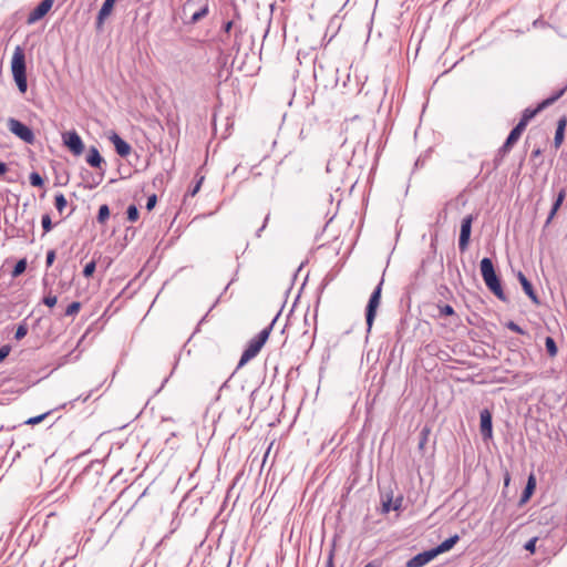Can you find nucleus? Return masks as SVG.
I'll return each instance as SVG.
<instances>
[{
  "label": "nucleus",
  "mask_w": 567,
  "mask_h": 567,
  "mask_svg": "<svg viewBox=\"0 0 567 567\" xmlns=\"http://www.w3.org/2000/svg\"><path fill=\"white\" fill-rule=\"evenodd\" d=\"M473 221V215H467L462 219L458 238V248L462 252L468 248Z\"/></svg>",
  "instance_id": "obj_8"
},
{
  "label": "nucleus",
  "mask_w": 567,
  "mask_h": 567,
  "mask_svg": "<svg viewBox=\"0 0 567 567\" xmlns=\"http://www.w3.org/2000/svg\"><path fill=\"white\" fill-rule=\"evenodd\" d=\"M401 504H402V498H398L394 504H393V509L394 511H398L400 507H401Z\"/></svg>",
  "instance_id": "obj_47"
},
{
  "label": "nucleus",
  "mask_w": 567,
  "mask_h": 567,
  "mask_svg": "<svg viewBox=\"0 0 567 567\" xmlns=\"http://www.w3.org/2000/svg\"><path fill=\"white\" fill-rule=\"evenodd\" d=\"M427 433H429V430H423L422 431V434H423V439L421 440L420 444H419V447L420 449H423L426 440H427Z\"/></svg>",
  "instance_id": "obj_42"
},
{
  "label": "nucleus",
  "mask_w": 567,
  "mask_h": 567,
  "mask_svg": "<svg viewBox=\"0 0 567 567\" xmlns=\"http://www.w3.org/2000/svg\"><path fill=\"white\" fill-rule=\"evenodd\" d=\"M28 333V326L27 323H20L16 330V333H14V338L17 340H21L22 338H24Z\"/></svg>",
  "instance_id": "obj_29"
},
{
  "label": "nucleus",
  "mask_w": 567,
  "mask_h": 567,
  "mask_svg": "<svg viewBox=\"0 0 567 567\" xmlns=\"http://www.w3.org/2000/svg\"><path fill=\"white\" fill-rule=\"evenodd\" d=\"M525 378H526V381H530V380L533 379V375H532V374H529V373H526V374H525Z\"/></svg>",
  "instance_id": "obj_52"
},
{
  "label": "nucleus",
  "mask_w": 567,
  "mask_h": 567,
  "mask_svg": "<svg viewBox=\"0 0 567 567\" xmlns=\"http://www.w3.org/2000/svg\"><path fill=\"white\" fill-rule=\"evenodd\" d=\"M364 567H374L372 564H368Z\"/></svg>",
  "instance_id": "obj_55"
},
{
  "label": "nucleus",
  "mask_w": 567,
  "mask_h": 567,
  "mask_svg": "<svg viewBox=\"0 0 567 567\" xmlns=\"http://www.w3.org/2000/svg\"><path fill=\"white\" fill-rule=\"evenodd\" d=\"M47 416V413L38 414V423L42 422Z\"/></svg>",
  "instance_id": "obj_50"
},
{
  "label": "nucleus",
  "mask_w": 567,
  "mask_h": 567,
  "mask_svg": "<svg viewBox=\"0 0 567 567\" xmlns=\"http://www.w3.org/2000/svg\"><path fill=\"white\" fill-rule=\"evenodd\" d=\"M43 183L42 178L40 177V175H38V186H41Z\"/></svg>",
  "instance_id": "obj_53"
},
{
  "label": "nucleus",
  "mask_w": 567,
  "mask_h": 567,
  "mask_svg": "<svg viewBox=\"0 0 567 567\" xmlns=\"http://www.w3.org/2000/svg\"><path fill=\"white\" fill-rule=\"evenodd\" d=\"M391 509H393L392 498L389 497L386 501L382 503V513L388 514Z\"/></svg>",
  "instance_id": "obj_37"
},
{
  "label": "nucleus",
  "mask_w": 567,
  "mask_h": 567,
  "mask_svg": "<svg viewBox=\"0 0 567 567\" xmlns=\"http://www.w3.org/2000/svg\"><path fill=\"white\" fill-rule=\"evenodd\" d=\"M54 258H55V252L53 250L49 251L48 255H47V264H48V266L52 265Z\"/></svg>",
  "instance_id": "obj_41"
},
{
  "label": "nucleus",
  "mask_w": 567,
  "mask_h": 567,
  "mask_svg": "<svg viewBox=\"0 0 567 567\" xmlns=\"http://www.w3.org/2000/svg\"><path fill=\"white\" fill-rule=\"evenodd\" d=\"M436 556L433 549L422 551L408 560L406 567H423Z\"/></svg>",
  "instance_id": "obj_12"
},
{
  "label": "nucleus",
  "mask_w": 567,
  "mask_h": 567,
  "mask_svg": "<svg viewBox=\"0 0 567 567\" xmlns=\"http://www.w3.org/2000/svg\"><path fill=\"white\" fill-rule=\"evenodd\" d=\"M526 127H524L523 123H518L509 133L506 141L507 145H514L523 134Z\"/></svg>",
  "instance_id": "obj_19"
},
{
  "label": "nucleus",
  "mask_w": 567,
  "mask_h": 567,
  "mask_svg": "<svg viewBox=\"0 0 567 567\" xmlns=\"http://www.w3.org/2000/svg\"><path fill=\"white\" fill-rule=\"evenodd\" d=\"M7 165L3 162H0V175H3L7 172Z\"/></svg>",
  "instance_id": "obj_48"
},
{
  "label": "nucleus",
  "mask_w": 567,
  "mask_h": 567,
  "mask_svg": "<svg viewBox=\"0 0 567 567\" xmlns=\"http://www.w3.org/2000/svg\"><path fill=\"white\" fill-rule=\"evenodd\" d=\"M127 219L132 223H135L138 219V209L135 205H130L127 207Z\"/></svg>",
  "instance_id": "obj_28"
},
{
  "label": "nucleus",
  "mask_w": 567,
  "mask_h": 567,
  "mask_svg": "<svg viewBox=\"0 0 567 567\" xmlns=\"http://www.w3.org/2000/svg\"><path fill=\"white\" fill-rule=\"evenodd\" d=\"M545 347L549 357H555L558 352L555 340L551 337H547L545 340Z\"/></svg>",
  "instance_id": "obj_23"
},
{
  "label": "nucleus",
  "mask_w": 567,
  "mask_h": 567,
  "mask_svg": "<svg viewBox=\"0 0 567 567\" xmlns=\"http://www.w3.org/2000/svg\"><path fill=\"white\" fill-rule=\"evenodd\" d=\"M96 268V262L94 260L87 262L83 269V276L89 278L93 275Z\"/></svg>",
  "instance_id": "obj_30"
},
{
  "label": "nucleus",
  "mask_w": 567,
  "mask_h": 567,
  "mask_svg": "<svg viewBox=\"0 0 567 567\" xmlns=\"http://www.w3.org/2000/svg\"><path fill=\"white\" fill-rule=\"evenodd\" d=\"M275 320L268 327L264 328L256 337H254L248 342V346L243 352L241 358L239 360L238 368L245 365L248 361L254 359L259 353V351L266 343L267 339L269 338Z\"/></svg>",
  "instance_id": "obj_2"
},
{
  "label": "nucleus",
  "mask_w": 567,
  "mask_h": 567,
  "mask_svg": "<svg viewBox=\"0 0 567 567\" xmlns=\"http://www.w3.org/2000/svg\"><path fill=\"white\" fill-rule=\"evenodd\" d=\"M566 197V189L565 188H561L556 197V200L554 202L553 204V207L549 212V215L547 217V220H546V224L548 225L551 219L555 217L557 210L559 209V207L561 206L564 199Z\"/></svg>",
  "instance_id": "obj_17"
},
{
  "label": "nucleus",
  "mask_w": 567,
  "mask_h": 567,
  "mask_svg": "<svg viewBox=\"0 0 567 567\" xmlns=\"http://www.w3.org/2000/svg\"><path fill=\"white\" fill-rule=\"evenodd\" d=\"M27 269V261L25 259H20L13 267V270H12V276L13 277H18L20 276L21 274L24 272V270Z\"/></svg>",
  "instance_id": "obj_25"
},
{
  "label": "nucleus",
  "mask_w": 567,
  "mask_h": 567,
  "mask_svg": "<svg viewBox=\"0 0 567 567\" xmlns=\"http://www.w3.org/2000/svg\"><path fill=\"white\" fill-rule=\"evenodd\" d=\"M326 567H334V565H333V551H330Z\"/></svg>",
  "instance_id": "obj_45"
},
{
  "label": "nucleus",
  "mask_w": 567,
  "mask_h": 567,
  "mask_svg": "<svg viewBox=\"0 0 567 567\" xmlns=\"http://www.w3.org/2000/svg\"><path fill=\"white\" fill-rule=\"evenodd\" d=\"M513 145H507V142H505L498 150L495 158H494V166L498 167L503 161V158L509 153Z\"/></svg>",
  "instance_id": "obj_21"
},
{
  "label": "nucleus",
  "mask_w": 567,
  "mask_h": 567,
  "mask_svg": "<svg viewBox=\"0 0 567 567\" xmlns=\"http://www.w3.org/2000/svg\"><path fill=\"white\" fill-rule=\"evenodd\" d=\"M80 309L81 303L79 301H74L66 307L64 315L68 317L74 316L80 311Z\"/></svg>",
  "instance_id": "obj_27"
},
{
  "label": "nucleus",
  "mask_w": 567,
  "mask_h": 567,
  "mask_svg": "<svg viewBox=\"0 0 567 567\" xmlns=\"http://www.w3.org/2000/svg\"><path fill=\"white\" fill-rule=\"evenodd\" d=\"M506 327L511 331H513L515 333H518V334H524L525 333V331L517 323H515L514 321L507 322Z\"/></svg>",
  "instance_id": "obj_34"
},
{
  "label": "nucleus",
  "mask_w": 567,
  "mask_h": 567,
  "mask_svg": "<svg viewBox=\"0 0 567 567\" xmlns=\"http://www.w3.org/2000/svg\"><path fill=\"white\" fill-rule=\"evenodd\" d=\"M440 316H453L455 313L454 309L450 305L439 306Z\"/></svg>",
  "instance_id": "obj_31"
},
{
  "label": "nucleus",
  "mask_w": 567,
  "mask_h": 567,
  "mask_svg": "<svg viewBox=\"0 0 567 567\" xmlns=\"http://www.w3.org/2000/svg\"><path fill=\"white\" fill-rule=\"evenodd\" d=\"M567 90V85L561 87L560 90H558L556 93H554L553 95H550L549 97L545 99L543 102H540L537 107L535 109H526L524 112H523V115H522V118L519 120L518 123H523L524 124V127L527 126L528 122L534 117L536 116L540 111H543L544 109L548 107L549 105L554 104L558 99H560L564 93L566 92Z\"/></svg>",
  "instance_id": "obj_4"
},
{
  "label": "nucleus",
  "mask_w": 567,
  "mask_h": 567,
  "mask_svg": "<svg viewBox=\"0 0 567 567\" xmlns=\"http://www.w3.org/2000/svg\"><path fill=\"white\" fill-rule=\"evenodd\" d=\"M458 539H460L458 535H454V536L445 539L444 542H442L435 548H432L435 556H437L441 553L449 551L458 542Z\"/></svg>",
  "instance_id": "obj_16"
},
{
  "label": "nucleus",
  "mask_w": 567,
  "mask_h": 567,
  "mask_svg": "<svg viewBox=\"0 0 567 567\" xmlns=\"http://www.w3.org/2000/svg\"><path fill=\"white\" fill-rule=\"evenodd\" d=\"M481 274L486 287L501 300H505L501 281L495 272L493 261L485 257L481 260Z\"/></svg>",
  "instance_id": "obj_1"
},
{
  "label": "nucleus",
  "mask_w": 567,
  "mask_h": 567,
  "mask_svg": "<svg viewBox=\"0 0 567 567\" xmlns=\"http://www.w3.org/2000/svg\"><path fill=\"white\" fill-rule=\"evenodd\" d=\"M382 285H383V279L380 280L378 286L375 287V289L371 293L369 302L367 305L365 321H367V326H368V329H367L368 332L371 331L373 321H374L375 316H377V309L379 308L380 302H381Z\"/></svg>",
  "instance_id": "obj_5"
},
{
  "label": "nucleus",
  "mask_w": 567,
  "mask_h": 567,
  "mask_svg": "<svg viewBox=\"0 0 567 567\" xmlns=\"http://www.w3.org/2000/svg\"><path fill=\"white\" fill-rule=\"evenodd\" d=\"M53 2V0H42L38 4V20L44 17L51 10Z\"/></svg>",
  "instance_id": "obj_22"
},
{
  "label": "nucleus",
  "mask_w": 567,
  "mask_h": 567,
  "mask_svg": "<svg viewBox=\"0 0 567 567\" xmlns=\"http://www.w3.org/2000/svg\"><path fill=\"white\" fill-rule=\"evenodd\" d=\"M11 70L19 91L21 93H25L28 89L25 74V56L23 50L20 47H17L13 52Z\"/></svg>",
  "instance_id": "obj_3"
},
{
  "label": "nucleus",
  "mask_w": 567,
  "mask_h": 567,
  "mask_svg": "<svg viewBox=\"0 0 567 567\" xmlns=\"http://www.w3.org/2000/svg\"><path fill=\"white\" fill-rule=\"evenodd\" d=\"M29 182L32 186L35 187V169H32L30 173H29Z\"/></svg>",
  "instance_id": "obj_44"
},
{
  "label": "nucleus",
  "mask_w": 567,
  "mask_h": 567,
  "mask_svg": "<svg viewBox=\"0 0 567 567\" xmlns=\"http://www.w3.org/2000/svg\"><path fill=\"white\" fill-rule=\"evenodd\" d=\"M565 126H566V120L565 118L559 120L557 128H556L555 137H554V144L556 147H559L564 141Z\"/></svg>",
  "instance_id": "obj_20"
},
{
  "label": "nucleus",
  "mask_w": 567,
  "mask_h": 567,
  "mask_svg": "<svg viewBox=\"0 0 567 567\" xmlns=\"http://www.w3.org/2000/svg\"><path fill=\"white\" fill-rule=\"evenodd\" d=\"M203 179H204V177H200V178L196 182V184H195L193 187H190V188L188 189L187 195H189V196H192V197H193V196H195V195L199 192V189H200V186H202V182H203Z\"/></svg>",
  "instance_id": "obj_33"
},
{
  "label": "nucleus",
  "mask_w": 567,
  "mask_h": 567,
  "mask_svg": "<svg viewBox=\"0 0 567 567\" xmlns=\"http://www.w3.org/2000/svg\"><path fill=\"white\" fill-rule=\"evenodd\" d=\"M68 205V202H66V198L64 197L63 194H58L55 196V208L58 209V212L60 214H62V212L64 210V208L66 207Z\"/></svg>",
  "instance_id": "obj_26"
},
{
  "label": "nucleus",
  "mask_w": 567,
  "mask_h": 567,
  "mask_svg": "<svg viewBox=\"0 0 567 567\" xmlns=\"http://www.w3.org/2000/svg\"><path fill=\"white\" fill-rule=\"evenodd\" d=\"M27 424L35 425V416L28 419Z\"/></svg>",
  "instance_id": "obj_49"
},
{
  "label": "nucleus",
  "mask_w": 567,
  "mask_h": 567,
  "mask_svg": "<svg viewBox=\"0 0 567 567\" xmlns=\"http://www.w3.org/2000/svg\"><path fill=\"white\" fill-rule=\"evenodd\" d=\"M234 25V22L233 21H227L226 23H224L223 25V30L225 33H229V31L231 30Z\"/></svg>",
  "instance_id": "obj_43"
},
{
  "label": "nucleus",
  "mask_w": 567,
  "mask_h": 567,
  "mask_svg": "<svg viewBox=\"0 0 567 567\" xmlns=\"http://www.w3.org/2000/svg\"><path fill=\"white\" fill-rule=\"evenodd\" d=\"M267 221H268V216L265 218L262 226L257 230V234H256L257 237H260L261 231L266 228Z\"/></svg>",
  "instance_id": "obj_46"
},
{
  "label": "nucleus",
  "mask_w": 567,
  "mask_h": 567,
  "mask_svg": "<svg viewBox=\"0 0 567 567\" xmlns=\"http://www.w3.org/2000/svg\"><path fill=\"white\" fill-rule=\"evenodd\" d=\"M508 483H509V476H506L505 484L508 485Z\"/></svg>",
  "instance_id": "obj_54"
},
{
  "label": "nucleus",
  "mask_w": 567,
  "mask_h": 567,
  "mask_svg": "<svg viewBox=\"0 0 567 567\" xmlns=\"http://www.w3.org/2000/svg\"><path fill=\"white\" fill-rule=\"evenodd\" d=\"M196 2L199 3V7H198L197 10H195L192 13V17H190V22L192 23H197L203 18H205L208 14V12H209V2H208V0H188L187 3H186V8L193 7Z\"/></svg>",
  "instance_id": "obj_9"
},
{
  "label": "nucleus",
  "mask_w": 567,
  "mask_h": 567,
  "mask_svg": "<svg viewBox=\"0 0 567 567\" xmlns=\"http://www.w3.org/2000/svg\"><path fill=\"white\" fill-rule=\"evenodd\" d=\"M9 131L18 136L20 140L28 144H32L34 142V133L33 131L19 120L14 117H9L7 122Z\"/></svg>",
  "instance_id": "obj_6"
},
{
  "label": "nucleus",
  "mask_w": 567,
  "mask_h": 567,
  "mask_svg": "<svg viewBox=\"0 0 567 567\" xmlns=\"http://www.w3.org/2000/svg\"><path fill=\"white\" fill-rule=\"evenodd\" d=\"M536 542H537V538L529 539L525 545V549L534 553L535 547H536Z\"/></svg>",
  "instance_id": "obj_39"
},
{
  "label": "nucleus",
  "mask_w": 567,
  "mask_h": 567,
  "mask_svg": "<svg viewBox=\"0 0 567 567\" xmlns=\"http://www.w3.org/2000/svg\"><path fill=\"white\" fill-rule=\"evenodd\" d=\"M101 181H102V177L99 181L94 182L92 185H90V188L97 186L101 183Z\"/></svg>",
  "instance_id": "obj_51"
},
{
  "label": "nucleus",
  "mask_w": 567,
  "mask_h": 567,
  "mask_svg": "<svg viewBox=\"0 0 567 567\" xmlns=\"http://www.w3.org/2000/svg\"><path fill=\"white\" fill-rule=\"evenodd\" d=\"M481 433L484 440H491L493 436L492 414L487 409L481 411Z\"/></svg>",
  "instance_id": "obj_11"
},
{
  "label": "nucleus",
  "mask_w": 567,
  "mask_h": 567,
  "mask_svg": "<svg viewBox=\"0 0 567 567\" xmlns=\"http://www.w3.org/2000/svg\"><path fill=\"white\" fill-rule=\"evenodd\" d=\"M517 278L523 287L524 292L530 298V300L535 305H538L539 303L538 296L536 295L530 281L526 278V276L522 271L518 272Z\"/></svg>",
  "instance_id": "obj_13"
},
{
  "label": "nucleus",
  "mask_w": 567,
  "mask_h": 567,
  "mask_svg": "<svg viewBox=\"0 0 567 567\" xmlns=\"http://www.w3.org/2000/svg\"><path fill=\"white\" fill-rule=\"evenodd\" d=\"M43 303L51 308L56 303V297L55 296H47L43 298Z\"/></svg>",
  "instance_id": "obj_38"
},
{
  "label": "nucleus",
  "mask_w": 567,
  "mask_h": 567,
  "mask_svg": "<svg viewBox=\"0 0 567 567\" xmlns=\"http://www.w3.org/2000/svg\"><path fill=\"white\" fill-rule=\"evenodd\" d=\"M109 141L114 145L116 153L121 157H126L130 155L132 151L131 145L126 141H124L117 133L112 132L109 135Z\"/></svg>",
  "instance_id": "obj_10"
},
{
  "label": "nucleus",
  "mask_w": 567,
  "mask_h": 567,
  "mask_svg": "<svg viewBox=\"0 0 567 567\" xmlns=\"http://www.w3.org/2000/svg\"><path fill=\"white\" fill-rule=\"evenodd\" d=\"M35 19H37V16H35V8L30 10L29 14H28V23L32 24V23H35Z\"/></svg>",
  "instance_id": "obj_40"
},
{
  "label": "nucleus",
  "mask_w": 567,
  "mask_h": 567,
  "mask_svg": "<svg viewBox=\"0 0 567 567\" xmlns=\"http://www.w3.org/2000/svg\"><path fill=\"white\" fill-rule=\"evenodd\" d=\"M156 202H157V197L155 194L148 196L147 202H146V209L152 210L155 207Z\"/></svg>",
  "instance_id": "obj_36"
},
{
  "label": "nucleus",
  "mask_w": 567,
  "mask_h": 567,
  "mask_svg": "<svg viewBox=\"0 0 567 567\" xmlns=\"http://www.w3.org/2000/svg\"><path fill=\"white\" fill-rule=\"evenodd\" d=\"M62 142L74 156H80L84 152V143L74 130L62 133Z\"/></svg>",
  "instance_id": "obj_7"
},
{
  "label": "nucleus",
  "mask_w": 567,
  "mask_h": 567,
  "mask_svg": "<svg viewBox=\"0 0 567 567\" xmlns=\"http://www.w3.org/2000/svg\"><path fill=\"white\" fill-rule=\"evenodd\" d=\"M536 487V478L533 474L529 475L526 487L522 494L520 503H526L533 495Z\"/></svg>",
  "instance_id": "obj_18"
},
{
  "label": "nucleus",
  "mask_w": 567,
  "mask_h": 567,
  "mask_svg": "<svg viewBox=\"0 0 567 567\" xmlns=\"http://www.w3.org/2000/svg\"><path fill=\"white\" fill-rule=\"evenodd\" d=\"M85 161L90 166L94 168H101L102 165L105 163L99 150L95 146H91L89 148Z\"/></svg>",
  "instance_id": "obj_14"
},
{
  "label": "nucleus",
  "mask_w": 567,
  "mask_h": 567,
  "mask_svg": "<svg viewBox=\"0 0 567 567\" xmlns=\"http://www.w3.org/2000/svg\"><path fill=\"white\" fill-rule=\"evenodd\" d=\"M41 224H42V228H43L44 233H48L51 230L52 224H51V218L49 215L42 216Z\"/></svg>",
  "instance_id": "obj_32"
},
{
  "label": "nucleus",
  "mask_w": 567,
  "mask_h": 567,
  "mask_svg": "<svg viewBox=\"0 0 567 567\" xmlns=\"http://www.w3.org/2000/svg\"><path fill=\"white\" fill-rule=\"evenodd\" d=\"M116 0H105L97 14V25H102L104 20L112 13Z\"/></svg>",
  "instance_id": "obj_15"
},
{
  "label": "nucleus",
  "mask_w": 567,
  "mask_h": 567,
  "mask_svg": "<svg viewBox=\"0 0 567 567\" xmlns=\"http://www.w3.org/2000/svg\"><path fill=\"white\" fill-rule=\"evenodd\" d=\"M11 351V347L9 344H4L0 348V363L9 355Z\"/></svg>",
  "instance_id": "obj_35"
},
{
  "label": "nucleus",
  "mask_w": 567,
  "mask_h": 567,
  "mask_svg": "<svg viewBox=\"0 0 567 567\" xmlns=\"http://www.w3.org/2000/svg\"><path fill=\"white\" fill-rule=\"evenodd\" d=\"M110 217V208L107 205H102L100 206L99 208V213H97V221L100 224H105L106 220L109 219Z\"/></svg>",
  "instance_id": "obj_24"
}]
</instances>
